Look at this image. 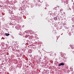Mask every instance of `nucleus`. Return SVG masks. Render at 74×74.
I'll return each instance as SVG.
<instances>
[{
  "label": "nucleus",
  "instance_id": "obj_1",
  "mask_svg": "<svg viewBox=\"0 0 74 74\" xmlns=\"http://www.w3.org/2000/svg\"><path fill=\"white\" fill-rule=\"evenodd\" d=\"M64 64L63 63H61L59 65V66H64Z\"/></svg>",
  "mask_w": 74,
  "mask_h": 74
},
{
  "label": "nucleus",
  "instance_id": "obj_2",
  "mask_svg": "<svg viewBox=\"0 0 74 74\" xmlns=\"http://www.w3.org/2000/svg\"><path fill=\"white\" fill-rule=\"evenodd\" d=\"M5 35H6V36H10V34L6 33Z\"/></svg>",
  "mask_w": 74,
  "mask_h": 74
},
{
  "label": "nucleus",
  "instance_id": "obj_3",
  "mask_svg": "<svg viewBox=\"0 0 74 74\" xmlns=\"http://www.w3.org/2000/svg\"><path fill=\"white\" fill-rule=\"evenodd\" d=\"M57 19H58V17H56L54 18V20H55V21H56V20H57Z\"/></svg>",
  "mask_w": 74,
  "mask_h": 74
}]
</instances>
